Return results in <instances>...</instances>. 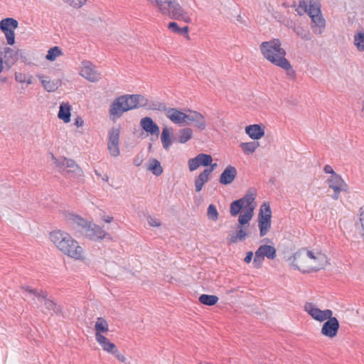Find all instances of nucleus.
Here are the masks:
<instances>
[{"label":"nucleus","mask_w":364,"mask_h":364,"mask_svg":"<svg viewBox=\"0 0 364 364\" xmlns=\"http://www.w3.org/2000/svg\"><path fill=\"white\" fill-rule=\"evenodd\" d=\"M260 50L264 57L274 65L287 71V75L293 76L294 70L289 61L285 58L286 51L282 48L280 40L274 38L269 41L262 42Z\"/></svg>","instance_id":"nucleus-1"},{"label":"nucleus","mask_w":364,"mask_h":364,"mask_svg":"<svg viewBox=\"0 0 364 364\" xmlns=\"http://www.w3.org/2000/svg\"><path fill=\"white\" fill-rule=\"evenodd\" d=\"M50 240L65 255L76 260L85 259L83 248L68 233L60 230L52 231Z\"/></svg>","instance_id":"nucleus-2"},{"label":"nucleus","mask_w":364,"mask_h":364,"mask_svg":"<svg viewBox=\"0 0 364 364\" xmlns=\"http://www.w3.org/2000/svg\"><path fill=\"white\" fill-rule=\"evenodd\" d=\"M50 240L65 255L76 260L85 259L83 248L68 233L60 230L52 231Z\"/></svg>","instance_id":"nucleus-3"},{"label":"nucleus","mask_w":364,"mask_h":364,"mask_svg":"<svg viewBox=\"0 0 364 364\" xmlns=\"http://www.w3.org/2000/svg\"><path fill=\"white\" fill-rule=\"evenodd\" d=\"M50 240L65 255L76 260L85 259L83 248L68 233L60 230L52 231Z\"/></svg>","instance_id":"nucleus-4"},{"label":"nucleus","mask_w":364,"mask_h":364,"mask_svg":"<svg viewBox=\"0 0 364 364\" xmlns=\"http://www.w3.org/2000/svg\"><path fill=\"white\" fill-rule=\"evenodd\" d=\"M143 102L144 95H122L117 97L110 105L109 115L113 119H119L124 112L141 107Z\"/></svg>","instance_id":"nucleus-5"},{"label":"nucleus","mask_w":364,"mask_h":364,"mask_svg":"<svg viewBox=\"0 0 364 364\" xmlns=\"http://www.w3.org/2000/svg\"><path fill=\"white\" fill-rule=\"evenodd\" d=\"M156 6L160 12L171 18L191 22L188 14L183 9L177 0H147Z\"/></svg>","instance_id":"nucleus-6"},{"label":"nucleus","mask_w":364,"mask_h":364,"mask_svg":"<svg viewBox=\"0 0 364 364\" xmlns=\"http://www.w3.org/2000/svg\"><path fill=\"white\" fill-rule=\"evenodd\" d=\"M70 220H73L78 227L82 228L85 235L90 240H102L107 235L99 225L87 222L78 215H71Z\"/></svg>","instance_id":"nucleus-7"},{"label":"nucleus","mask_w":364,"mask_h":364,"mask_svg":"<svg viewBox=\"0 0 364 364\" xmlns=\"http://www.w3.org/2000/svg\"><path fill=\"white\" fill-rule=\"evenodd\" d=\"M24 297L31 298L33 300L36 299L38 301L43 302L47 310L53 311L56 314L62 313L61 307L48 298V293L46 291L33 289L31 287H24Z\"/></svg>","instance_id":"nucleus-8"},{"label":"nucleus","mask_w":364,"mask_h":364,"mask_svg":"<svg viewBox=\"0 0 364 364\" xmlns=\"http://www.w3.org/2000/svg\"><path fill=\"white\" fill-rule=\"evenodd\" d=\"M277 257V250L274 247L268 245H262L255 251L253 264L256 268L262 267L265 257L274 259Z\"/></svg>","instance_id":"nucleus-9"},{"label":"nucleus","mask_w":364,"mask_h":364,"mask_svg":"<svg viewBox=\"0 0 364 364\" xmlns=\"http://www.w3.org/2000/svg\"><path fill=\"white\" fill-rule=\"evenodd\" d=\"M18 21L13 18H6L0 21V30L4 33L9 46L15 43L14 31L18 28Z\"/></svg>","instance_id":"nucleus-10"},{"label":"nucleus","mask_w":364,"mask_h":364,"mask_svg":"<svg viewBox=\"0 0 364 364\" xmlns=\"http://www.w3.org/2000/svg\"><path fill=\"white\" fill-rule=\"evenodd\" d=\"M303 257L309 255V268L311 272H317L321 269H323L328 264L327 257L319 252L310 251L308 253L302 252Z\"/></svg>","instance_id":"nucleus-11"},{"label":"nucleus","mask_w":364,"mask_h":364,"mask_svg":"<svg viewBox=\"0 0 364 364\" xmlns=\"http://www.w3.org/2000/svg\"><path fill=\"white\" fill-rule=\"evenodd\" d=\"M119 135L120 130L118 127H112L108 132L107 147L111 156L117 157L119 155Z\"/></svg>","instance_id":"nucleus-12"},{"label":"nucleus","mask_w":364,"mask_h":364,"mask_svg":"<svg viewBox=\"0 0 364 364\" xmlns=\"http://www.w3.org/2000/svg\"><path fill=\"white\" fill-rule=\"evenodd\" d=\"M310 250L306 249H301L294 253L292 257L293 261L291 265L296 269L302 271L303 272H310L309 268V255L303 257L302 252L308 253Z\"/></svg>","instance_id":"nucleus-13"},{"label":"nucleus","mask_w":364,"mask_h":364,"mask_svg":"<svg viewBox=\"0 0 364 364\" xmlns=\"http://www.w3.org/2000/svg\"><path fill=\"white\" fill-rule=\"evenodd\" d=\"M80 75L86 80L95 82L101 79V73L97 70L90 61H82V68L80 73Z\"/></svg>","instance_id":"nucleus-14"},{"label":"nucleus","mask_w":364,"mask_h":364,"mask_svg":"<svg viewBox=\"0 0 364 364\" xmlns=\"http://www.w3.org/2000/svg\"><path fill=\"white\" fill-rule=\"evenodd\" d=\"M304 309L315 320L323 322L333 315L331 309L321 310L312 303H306Z\"/></svg>","instance_id":"nucleus-15"},{"label":"nucleus","mask_w":364,"mask_h":364,"mask_svg":"<svg viewBox=\"0 0 364 364\" xmlns=\"http://www.w3.org/2000/svg\"><path fill=\"white\" fill-rule=\"evenodd\" d=\"M338 329L339 322L338 319L331 316L323 324L321 333L326 337L333 338L337 335Z\"/></svg>","instance_id":"nucleus-16"},{"label":"nucleus","mask_w":364,"mask_h":364,"mask_svg":"<svg viewBox=\"0 0 364 364\" xmlns=\"http://www.w3.org/2000/svg\"><path fill=\"white\" fill-rule=\"evenodd\" d=\"M212 161L213 159L210 155L206 154H199L196 157L188 160V168L191 171H193L196 170L200 166H209Z\"/></svg>","instance_id":"nucleus-17"},{"label":"nucleus","mask_w":364,"mask_h":364,"mask_svg":"<svg viewBox=\"0 0 364 364\" xmlns=\"http://www.w3.org/2000/svg\"><path fill=\"white\" fill-rule=\"evenodd\" d=\"M53 157L57 166H65L69 168L68 172L73 173L77 176H82V171L74 160L67 158L57 159L53 156Z\"/></svg>","instance_id":"nucleus-18"},{"label":"nucleus","mask_w":364,"mask_h":364,"mask_svg":"<svg viewBox=\"0 0 364 364\" xmlns=\"http://www.w3.org/2000/svg\"><path fill=\"white\" fill-rule=\"evenodd\" d=\"M165 114L172 122L176 124H182L187 122V114L183 112L175 109L167 107L165 109Z\"/></svg>","instance_id":"nucleus-19"},{"label":"nucleus","mask_w":364,"mask_h":364,"mask_svg":"<svg viewBox=\"0 0 364 364\" xmlns=\"http://www.w3.org/2000/svg\"><path fill=\"white\" fill-rule=\"evenodd\" d=\"M140 126L144 131L158 138L160 134L159 127L151 117H145L142 118L140 121Z\"/></svg>","instance_id":"nucleus-20"},{"label":"nucleus","mask_w":364,"mask_h":364,"mask_svg":"<svg viewBox=\"0 0 364 364\" xmlns=\"http://www.w3.org/2000/svg\"><path fill=\"white\" fill-rule=\"evenodd\" d=\"M189 121L194 124L200 131H203L206 128V122L204 116L198 112L188 110L187 114V122Z\"/></svg>","instance_id":"nucleus-21"},{"label":"nucleus","mask_w":364,"mask_h":364,"mask_svg":"<svg viewBox=\"0 0 364 364\" xmlns=\"http://www.w3.org/2000/svg\"><path fill=\"white\" fill-rule=\"evenodd\" d=\"M287 26L291 28L296 35L304 41H309L312 38L311 32L300 23L291 21Z\"/></svg>","instance_id":"nucleus-22"},{"label":"nucleus","mask_w":364,"mask_h":364,"mask_svg":"<svg viewBox=\"0 0 364 364\" xmlns=\"http://www.w3.org/2000/svg\"><path fill=\"white\" fill-rule=\"evenodd\" d=\"M237 173V169L235 166L231 165L228 166L222 172L219 182L223 185L230 184L236 178Z\"/></svg>","instance_id":"nucleus-23"},{"label":"nucleus","mask_w":364,"mask_h":364,"mask_svg":"<svg viewBox=\"0 0 364 364\" xmlns=\"http://www.w3.org/2000/svg\"><path fill=\"white\" fill-rule=\"evenodd\" d=\"M327 183L328 184V187L333 191H346L347 190V184L343 180L341 176L338 174H334L333 176H331L327 180Z\"/></svg>","instance_id":"nucleus-24"},{"label":"nucleus","mask_w":364,"mask_h":364,"mask_svg":"<svg viewBox=\"0 0 364 364\" xmlns=\"http://www.w3.org/2000/svg\"><path fill=\"white\" fill-rule=\"evenodd\" d=\"M310 18L311 19V28L313 32L316 35H321L326 27V21L322 17L321 14L316 16L313 15Z\"/></svg>","instance_id":"nucleus-25"},{"label":"nucleus","mask_w":364,"mask_h":364,"mask_svg":"<svg viewBox=\"0 0 364 364\" xmlns=\"http://www.w3.org/2000/svg\"><path fill=\"white\" fill-rule=\"evenodd\" d=\"M143 105H141V107H144L148 110L152 111H164L165 112V109H166V106L164 103L149 100L145 96H144V102H141Z\"/></svg>","instance_id":"nucleus-26"},{"label":"nucleus","mask_w":364,"mask_h":364,"mask_svg":"<svg viewBox=\"0 0 364 364\" xmlns=\"http://www.w3.org/2000/svg\"><path fill=\"white\" fill-rule=\"evenodd\" d=\"M95 339L102 349L109 353H112L117 349L114 343L110 342L108 338L101 333H95Z\"/></svg>","instance_id":"nucleus-27"},{"label":"nucleus","mask_w":364,"mask_h":364,"mask_svg":"<svg viewBox=\"0 0 364 364\" xmlns=\"http://www.w3.org/2000/svg\"><path fill=\"white\" fill-rule=\"evenodd\" d=\"M44 89L49 92H55L61 85L60 80H51L48 77L39 76Z\"/></svg>","instance_id":"nucleus-28"},{"label":"nucleus","mask_w":364,"mask_h":364,"mask_svg":"<svg viewBox=\"0 0 364 364\" xmlns=\"http://www.w3.org/2000/svg\"><path fill=\"white\" fill-rule=\"evenodd\" d=\"M246 134L252 139L257 140L264 135V131L259 124H252L245 127Z\"/></svg>","instance_id":"nucleus-29"},{"label":"nucleus","mask_w":364,"mask_h":364,"mask_svg":"<svg viewBox=\"0 0 364 364\" xmlns=\"http://www.w3.org/2000/svg\"><path fill=\"white\" fill-rule=\"evenodd\" d=\"M210 178V176L207 171L201 172L196 178L194 181L195 189L196 192H200L204 184L206 183Z\"/></svg>","instance_id":"nucleus-30"},{"label":"nucleus","mask_w":364,"mask_h":364,"mask_svg":"<svg viewBox=\"0 0 364 364\" xmlns=\"http://www.w3.org/2000/svg\"><path fill=\"white\" fill-rule=\"evenodd\" d=\"M272 218V211L269 203H263L259 209L258 215L259 221H269Z\"/></svg>","instance_id":"nucleus-31"},{"label":"nucleus","mask_w":364,"mask_h":364,"mask_svg":"<svg viewBox=\"0 0 364 364\" xmlns=\"http://www.w3.org/2000/svg\"><path fill=\"white\" fill-rule=\"evenodd\" d=\"M1 55L6 63H13L17 59V53L9 47H4Z\"/></svg>","instance_id":"nucleus-32"},{"label":"nucleus","mask_w":364,"mask_h":364,"mask_svg":"<svg viewBox=\"0 0 364 364\" xmlns=\"http://www.w3.org/2000/svg\"><path fill=\"white\" fill-rule=\"evenodd\" d=\"M247 235V232L244 226L237 225L236 233L230 237L229 241L231 243H236L239 240H245Z\"/></svg>","instance_id":"nucleus-33"},{"label":"nucleus","mask_w":364,"mask_h":364,"mask_svg":"<svg viewBox=\"0 0 364 364\" xmlns=\"http://www.w3.org/2000/svg\"><path fill=\"white\" fill-rule=\"evenodd\" d=\"M58 117L65 123L69 122L70 121V106L68 104H61Z\"/></svg>","instance_id":"nucleus-34"},{"label":"nucleus","mask_w":364,"mask_h":364,"mask_svg":"<svg viewBox=\"0 0 364 364\" xmlns=\"http://www.w3.org/2000/svg\"><path fill=\"white\" fill-rule=\"evenodd\" d=\"M147 168L156 176H160L163 173V168L160 162L155 159H149Z\"/></svg>","instance_id":"nucleus-35"},{"label":"nucleus","mask_w":364,"mask_h":364,"mask_svg":"<svg viewBox=\"0 0 364 364\" xmlns=\"http://www.w3.org/2000/svg\"><path fill=\"white\" fill-rule=\"evenodd\" d=\"M193 136V131L190 128L181 129L178 132V141L181 144H185Z\"/></svg>","instance_id":"nucleus-36"},{"label":"nucleus","mask_w":364,"mask_h":364,"mask_svg":"<svg viewBox=\"0 0 364 364\" xmlns=\"http://www.w3.org/2000/svg\"><path fill=\"white\" fill-rule=\"evenodd\" d=\"M307 13L310 17L321 14V5L317 0H311L308 4Z\"/></svg>","instance_id":"nucleus-37"},{"label":"nucleus","mask_w":364,"mask_h":364,"mask_svg":"<svg viewBox=\"0 0 364 364\" xmlns=\"http://www.w3.org/2000/svg\"><path fill=\"white\" fill-rule=\"evenodd\" d=\"M95 333H101L108 331L109 325L107 321L102 317H99L95 324Z\"/></svg>","instance_id":"nucleus-38"},{"label":"nucleus","mask_w":364,"mask_h":364,"mask_svg":"<svg viewBox=\"0 0 364 364\" xmlns=\"http://www.w3.org/2000/svg\"><path fill=\"white\" fill-rule=\"evenodd\" d=\"M259 146V144L257 141L242 142L240 145L244 153L247 154L254 153Z\"/></svg>","instance_id":"nucleus-39"},{"label":"nucleus","mask_w":364,"mask_h":364,"mask_svg":"<svg viewBox=\"0 0 364 364\" xmlns=\"http://www.w3.org/2000/svg\"><path fill=\"white\" fill-rule=\"evenodd\" d=\"M161 140L163 147L166 150H168L171 145L170 132L167 127H164L161 134Z\"/></svg>","instance_id":"nucleus-40"},{"label":"nucleus","mask_w":364,"mask_h":364,"mask_svg":"<svg viewBox=\"0 0 364 364\" xmlns=\"http://www.w3.org/2000/svg\"><path fill=\"white\" fill-rule=\"evenodd\" d=\"M353 43L359 52L364 51V32H358L353 36Z\"/></svg>","instance_id":"nucleus-41"},{"label":"nucleus","mask_w":364,"mask_h":364,"mask_svg":"<svg viewBox=\"0 0 364 364\" xmlns=\"http://www.w3.org/2000/svg\"><path fill=\"white\" fill-rule=\"evenodd\" d=\"M199 301L207 306H213L218 301V297L215 295L202 294L199 296Z\"/></svg>","instance_id":"nucleus-42"},{"label":"nucleus","mask_w":364,"mask_h":364,"mask_svg":"<svg viewBox=\"0 0 364 364\" xmlns=\"http://www.w3.org/2000/svg\"><path fill=\"white\" fill-rule=\"evenodd\" d=\"M253 207L250 208L247 210H246L245 213H243L239 216V225L243 226L249 223L250 220L252 219L253 216Z\"/></svg>","instance_id":"nucleus-43"},{"label":"nucleus","mask_w":364,"mask_h":364,"mask_svg":"<svg viewBox=\"0 0 364 364\" xmlns=\"http://www.w3.org/2000/svg\"><path fill=\"white\" fill-rule=\"evenodd\" d=\"M63 55V52L61 48H60L58 46H54L50 48L48 53L46 56V59L50 61L55 60L58 57Z\"/></svg>","instance_id":"nucleus-44"},{"label":"nucleus","mask_w":364,"mask_h":364,"mask_svg":"<svg viewBox=\"0 0 364 364\" xmlns=\"http://www.w3.org/2000/svg\"><path fill=\"white\" fill-rule=\"evenodd\" d=\"M168 28L175 33H178L181 35H187L188 32V27L184 26L183 28H181L178 26L177 23L176 22H171L168 25Z\"/></svg>","instance_id":"nucleus-45"},{"label":"nucleus","mask_w":364,"mask_h":364,"mask_svg":"<svg viewBox=\"0 0 364 364\" xmlns=\"http://www.w3.org/2000/svg\"><path fill=\"white\" fill-rule=\"evenodd\" d=\"M241 203L242 200L239 199L231 203L230 207V213L232 216L235 217L237 215L242 208H244Z\"/></svg>","instance_id":"nucleus-46"},{"label":"nucleus","mask_w":364,"mask_h":364,"mask_svg":"<svg viewBox=\"0 0 364 364\" xmlns=\"http://www.w3.org/2000/svg\"><path fill=\"white\" fill-rule=\"evenodd\" d=\"M207 217L212 221H217L218 220L219 214L216 207L213 204H210L208 207Z\"/></svg>","instance_id":"nucleus-47"},{"label":"nucleus","mask_w":364,"mask_h":364,"mask_svg":"<svg viewBox=\"0 0 364 364\" xmlns=\"http://www.w3.org/2000/svg\"><path fill=\"white\" fill-rule=\"evenodd\" d=\"M255 198V195L250 191H248L244 197L240 198V200H242V204L244 206V208H251L252 203L254 202Z\"/></svg>","instance_id":"nucleus-48"},{"label":"nucleus","mask_w":364,"mask_h":364,"mask_svg":"<svg viewBox=\"0 0 364 364\" xmlns=\"http://www.w3.org/2000/svg\"><path fill=\"white\" fill-rule=\"evenodd\" d=\"M259 235L263 237L267 234L271 228V220L259 221Z\"/></svg>","instance_id":"nucleus-49"},{"label":"nucleus","mask_w":364,"mask_h":364,"mask_svg":"<svg viewBox=\"0 0 364 364\" xmlns=\"http://www.w3.org/2000/svg\"><path fill=\"white\" fill-rule=\"evenodd\" d=\"M73 7L80 8L84 5L87 0H64Z\"/></svg>","instance_id":"nucleus-50"},{"label":"nucleus","mask_w":364,"mask_h":364,"mask_svg":"<svg viewBox=\"0 0 364 364\" xmlns=\"http://www.w3.org/2000/svg\"><path fill=\"white\" fill-rule=\"evenodd\" d=\"M308 4L305 1H302L299 2L298 9H296L297 12L299 14H302L303 13L307 12Z\"/></svg>","instance_id":"nucleus-51"},{"label":"nucleus","mask_w":364,"mask_h":364,"mask_svg":"<svg viewBox=\"0 0 364 364\" xmlns=\"http://www.w3.org/2000/svg\"><path fill=\"white\" fill-rule=\"evenodd\" d=\"M148 223L150 226L152 227H159L161 225V222L159 219L156 218H153L149 216L147 219Z\"/></svg>","instance_id":"nucleus-52"},{"label":"nucleus","mask_w":364,"mask_h":364,"mask_svg":"<svg viewBox=\"0 0 364 364\" xmlns=\"http://www.w3.org/2000/svg\"><path fill=\"white\" fill-rule=\"evenodd\" d=\"M360 223L363 230L362 236L364 239V205L360 209Z\"/></svg>","instance_id":"nucleus-53"},{"label":"nucleus","mask_w":364,"mask_h":364,"mask_svg":"<svg viewBox=\"0 0 364 364\" xmlns=\"http://www.w3.org/2000/svg\"><path fill=\"white\" fill-rule=\"evenodd\" d=\"M112 354H113L118 360L125 363L126 358L118 351L117 348Z\"/></svg>","instance_id":"nucleus-54"},{"label":"nucleus","mask_w":364,"mask_h":364,"mask_svg":"<svg viewBox=\"0 0 364 364\" xmlns=\"http://www.w3.org/2000/svg\"><path fill=\"white\" fill-rule=\"evenodd\" d=\"M323 171L326 173H330L331 176H333L334 174H337L333 169V168L330 165H326L324 166Z\"/></svg>","instance_id":"nucleus-55"},{"label":"nucleus","mask_w":364,"mask_h":364,"mask_svg":"<svg viewBox=\"0 0 364 364\" xmlns=\"http://www.w3.org/2000/svg\"><path fill=\"white\" fill-rule=\"evenodd\" d=\"M252 257H253L252 252H248L244 259L245 262L250 263L252 259Z\"/></svg>","instance_id":"nucleus-56"},{"label":"nucleus","mask_w":364,"mask_h":364,"mask_svg":"<svg viewBox=\"0 0 364 364\" xmlns=\"http://www.w3.org/2000/svg\"><path fill=\"white\" fill-rule=\"evenodd\" d=\"M95 173L98 176L100 177L103 181L107 182L109 181V176L105 174L102 176L101 173H100L97 170H95Z\"/></svg>","instance_id":"nucleus-57"},{"label":"nucleus","mask_w":364,"mask_h":364,"mask_svg":"<svg viewBox=\"0 0 364 364\" xmlns=\"http://www.w3.org/2000/svg\"><path fill=\"white\" fill-rule=\"evenodd\" d=\"M84 124V122L82 120V119L80 117H77L75 119V124L77 126V127H82Z\"/></svg>","instance_id":"nucleus-58"},{"label":"nucleus","mask_w":364,"mask_h":364,"mask_svg":"<svg viewBox=\"0 0 364 364\" xmlns=\"http://www.w3.org/2000/svg\"><path fill=\"white\" fill-rule=\"evenodd\" d=\"M210 167L209 168H205L204 171H207L208 175L210 176L211 173L214 171V169L218 166L217 164H210Z\"/></svg>","instance_id":"nucleus-59"},{"label":"nucleus","mask_w":364,"mask_h":364,"mask_svg":"<svg viewBox=\"0 0 364 364\" xmlns=\"http://www.w3.org/2000/svg\"><path fill=\"white\" fill-rule=\"evenodd\" d=\"M102 218L107 223H111L114 219L112 216H103Z\"/></svg>","instance_id":"nucleus-60"},{"label":"nucleus","mask_w":364,"mask_h":364,"mask_svg":"<svg viewBox=\"0 0 364 364\" xmlns=\"http://www.w3.org/2000/svg\"><path fill=\"white\" fill-rule=\"evenodd\" d=\"M334 191V193L332 196V198L334 199V200H338L340 197V193L342 191Z\"/></svg>","instance_id":"nucleus-61"},{"label":"nucleus","mask_w":364,"mask_h":364,"mask_svg":"<svg viewBox=\"0 0 364 364\" xmlns=\"http://www.w3.org/2000/svg\"><path fill=\"white\" fill-rule=\"evenodd\" d=\"M134 164L135 166H139L141 164V160L140 159H135L134 161Z\"/></svg>","instance_id":"nucleus-62"},{"label":"nucleus","mask_w":364,"mask_h":364,"mask_svg":"<svg viewBox=\"0 0 364 364\" xmlns=\"http://www.w3.org/2000/svg\"><path fill=\"white\" fill-rule=\"evenodd\" d=\"M16 80L17 81H18L19 82H23V79H22V76L21 74H19V75L16 74Z\"/></svg>","instance_id":"nucleus-63"},{"label":"nucleus","mask_w":364,"mask_h":364,"mask_svg":"<svg viewBox=\"0 0 364 364\" xmlns=\"http://www.w3.org/2000/svg\"><path fill=\"white\" fill-rule=\"evenodd\" d=\"M361 116L364 117V101L363 102V107L361 109Z\"/></svg>","instance_id":"nucleus-64"}]
</instances>
